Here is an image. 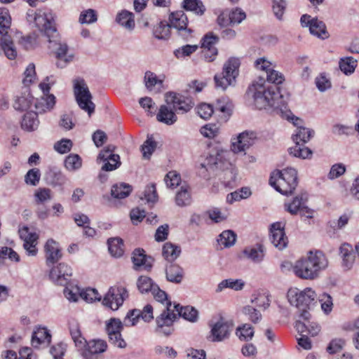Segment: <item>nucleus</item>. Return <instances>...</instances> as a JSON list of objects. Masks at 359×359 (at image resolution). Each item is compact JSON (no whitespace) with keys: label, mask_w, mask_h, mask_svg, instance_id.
Returning a JSON list of instances; mask_svg holds the SVG:
<instances>
[{"label":"nucleus","mask_w":359,"mask_h":359,"mask_svg":"<svg viewBox=\"0 0 359 359\" xmlns=\"http://www.w3.org/2000/svg\"><path fill=\"white\" fill-rule=\"evenodd\" d=\"M281 91H248V97L253 98L254 104L258 109H272L277 114L288 121H292L297 130L303 126V120L294 116L287 108V97Z\"/></svg>","instance_id":"obj_1"},{"label":"nucleus","mask_w":359,"mask_h":359,"mask_svg":"<svg viewBox=\"0 0 359 359\" xmlns=\"http://www.w3.org/2000/svg\"><path fill=\"white\" fill-rule=\"evenodd\" d=\"M328 261L324 253L320 250H310L306 257L297 260L293 266V272L298 278L304 280H314L320 272L327 268Z\"/></svg>","instance_id":"obj_2"},{"label":"nucleus","mask_w":359,"mask_h":359,"mask_svg":"<svg viewBox=\"0 0 359 359\" xmlns=\"http://www.w3.org/2000/svg\"><path fill=\"white\" fill-rule=\"evenodd\" d=\"M28 24L37 29L41 33L45 34L50 41V36L56 34L55 15L53 11L48 8H41L36 10L29 9L26 14Z\"/></svg>","instance_id":"obj_3"},{"label":"nucleus","mask_w":359,"mask_h":359,"mask_svg":"<svg viewBox=\"0 0 359 359\" xmlns=\"http://www.w3.org/2000/svg\"><path fill=\"white\" fill-rule=\"evenodd\" d=\"M297 172L287 168L283 170H276L271 175L269 184L283 195L292 194L297 186Z\"/></svg>","instance_id":"obj_4"},{"label":"nucleus","mask_w":359,"mask_h":359,"mask_svg":"<svg viewBox=\"0 0 359 359\" xmlns=\"http://www.w3.org/2000/svg\"><path fill=\"white\" fill-rule=\"evenodd\" d=\"M151 294L157 302L161 303L166 302V309L156 318V323L158 327L161 329L160 332H162L165 335H169L172 332L170 326L176 319V314L174 311L171 309L172 304L170 302L168 301L166 292L161 290L158 285L154 286Z\"/></svg>","instance_id":"obj_5"},{"label":"nucleus","mask_w":359,"mask_h":359,"mask_svg":"<svg viewBox=\"0 0 359 359\" xmlns=\"http://www.w3.org/2000/svg\"><path fill=\"white\" fill-rule=\"evenodd\" d=\"M316 293L311 288L304 290H290L288 293V299L292 305L295 306L299 312L300 317L308 318L311 305L316 303Z\"/></svg>","instance_id":"obj_6"},{"label":"nucleus","mask_w":359,"mask_h":359,"mask_svg":"<svg viewBox=\"0 0 359 359\" xmlns=\"http://www.w3.org/2000/svg\"><path fill=\"white\" fill-rule=\"evenodd\" d=\"M165 101L175 111L182 114L189 111L195 104L189 91H168L165 94Z\"/></svg>","instance_id":"obj_7"},{"label":"nucleus","mask_w":359,"mask_h":359,"mask_svg":"<svg viewBox=\"0 0 359 359\" xmlns=\"http://www.w3.org/2000/svg\"><path fill=\"white\" fill-rule=\"evenodd\" d=\"M240 60L237 57H230L224 64L222 74L215 75V81L216 86L226 89L236 82V79L239 74Z\"/></svg>","instance_id":"obj_8"},{"label":"nucleus","mask_w":359,"mask_h":359,"mask_svg":"<svg viewBox=\"0 0 359 359\" xmlns=\"http://www.w3.org/2000/svg\"><path fill=\"white\" fill-rule=\"evenodd\" d=\"M128 297L126 289L122 286H113L105 294L102 304L113 311H116Z\"/></svg>","instance_id":"obj_9"},{"label":"nucleus","mask_w":359,"mask_h":359,"mask_svg":"<svg viewBox=\"0 0 359 359\" xmlns=\"http://www.w3.org/2000/svg\"><path fill=\"white\" fill-rule=\"evenodd\" d=\"M301 25L304 27H309L310 33L321 39H326L329 37L325 24L316 18H311V15L304 14L300 19Z\"/></svg>","instance_id":"obj_10"},{"label":"nucleus","mask_w":359,"mask_h":359,"mask_svg":"<svg viewBox=\"0 0 359 359\" xmlns=\"http://www.w3.org/2000/svg\"><path fill=\"white\" fill-rule=\"evenodd\" d=\"M123 324L119 319L111 318L106 325V330L109 341L118 348H125L126 342L121 337V332L123 330Z\"/></svg>","instance_id":"obj_11"},{"label":"nucleus","mask_w":359,"mask_h":359,"mask_svg":"<svg viewBox=\"0 0 359 359\" xmlns=\"http://www.w3.org/2000/svg\"><path fill=\"white\" fill-rule=\"evenodd\" d=\"M72 275V269L65 263L54 266L50 272V279L57 285H67Z\"/></svg>","instance_id":"obj_12"},{"label":"nucleus","mask_w":359,"mask_h":359,"mask_svg":"<svg viewBox=\"0 0 359 359\" xmlns=\"http://www.w3.org/2000/svg\"><path fill=\"white\" fill-rule=\"evenodd\" d=\"M20 238L24 241L23 247L29 256H35L37 254L36 248L39 236L35 232H29V228L24 226L19 231Z\"/></svg>","instance_id":"obj_13"},{"label":"nucleus","mask_w":359,"mask_h":359,"mask_svg":"<svg viewBox=\"0 0 359 359\" xmlns=\"http://www.w3.org/2000/svg\"><path fill=\"white\" fill-rule=\"evenodd\" d=\"M270 240L273 245L279 250L284 249L288 243V240L284 231V227L280 222L271 225L270 229Z\"/></svg>","instance_id":"obj_14"},{"label":"nucleus","mask_w":359,"mask_h":359,"mask_svg":"<svg viewBox=\"0 0 359 359\" xmlns=\"http://www.w3.org/2000/svg\"><path fill=\"white\" fill-rule=\"evenodd\" d=\"M255 135L252 132H243L233 139L231 143V150L234 153L245 151L255 142Z\"/></svg>","instance_id":"obj_15"},{"label":"nucleus","mask_w":359,"mask_h":359,"mask_svg":"<svg viewBox=\"0 0 359 359\" xmlns=\"http://www.w3.org/2000/svg\"><path fill=\"white\" fill-rule=\"evenodd\" d=\"M233 323L221 318L211 329V337L212 341H221L227 338Z\"/></svg>","instance_id":"obj_16"},{"label":"nucleus","mask_w":359,"mask_h":359,"mask_svg":"<svg viewBox=\"0 0 359 359\" xmlns=\"http://www.w3.org/2000/svg\"><path fill=\"white\" fill-rule=\"evenodd\" d=\"M34 97V108L40 113L45 112L53 108L55 104V97L49 94V91H39Z\"/></svg>","instance_id":"obj_17"},{"label":"nucleus","mask_w":359,"mask_h":359,"mask_svg":"<svg viewBox=\"0 0 359 359\" xmlns=\"http://www.w3.org/2000/svg\"><path fill=\"white\" fill-rule=\"evenodd\" d=\"M55 54L57 59L56 65L60 69L66 67L74 57V53L69 52L68 45L64 42L57 43Z\"/></svg>","instance_id":"obj_18"},{"label":"nucleus","mask_w":359,"mask_h":359,"mask_svg":"<svg viewBox=\"0 0 359 359\" xmlns=\"http://www.w3.org/2000/svg\"><path fill=\"white\" fill-rule=\"evenodd\" d=\"M107 348V342L104 340L97 339L86 341L83 348V355L85 359H97V355L104 353Z\"/></svg>","instance_id":"obj_19"},{"label":"nucleus","mask_w":359,"mask_h":359,"mask_svg":"<svg viewBox=\"0 0 359 359\" xmlns=\"http://www.w3.org/2000/svg\"><path fill=\"white\" fill-rule=\"evenodd\" d=\"M75 99L79 107L87 111L89 116L95 111V105L92 102L90 91H74Z\"/></svg>","instance_id":"obj_20"},{"label":"nucleus","mask_w":359,"mask_h":359,"mask_svg":"<svg viewBox=\"0 0 359 359\" xmlns=\"http://www.w3.org/2000/svg\"><path fill=\"white\" fill-rule=\"evenodd\" d=\"M34 97L31 91H18L15 96L13 107L16 110L25 111L34 105Z\"/></svg>","instance_id":"obj_21"},{"label":"nucleus","mask_w":359,"mask_h":359,"mask_svg":"<svg viewBox=\"0 0 359 359\" xmlns=\"http://www.w3.org/2000/svg\"><path fill=\"white\" fill-rule=\"evenodd\" d=\"M302 318L304 321L297 320L295 325L298 332L308 334L312 337L317 335L320 331V326L316 322L310 320L311 314L309 313L308 318Z\"/></svg>","instance_id":"obj_22"},{"label":"nucleus","mask_w":359,"mask_h":359,"mask_svg":"<svg viewBox=\"0 0 359 359\" xmlns=\"http://www.w3.org/2000/svg\"><path fill=\"white\" fill-rule=\"evenodd\" d=\"M44 250L46 253L47 264H53L58 262L62 257V253L59 248L58 244L53 239L47 241Z\"/></svg>","instance_id":"obj_23"},{"label":"nucleus","mask_w":359,"mask_h":359,"mask_svg":"<svg viewBox=\"0 0 359 359\" xmlns=\"http://www.w3.org/2000/svg\"><path fill=\"white\" fill-rule=\"evenodd\" d=\"M165 78L163 74L157 75L151 71H147L144 74V82L148 89L152 88H165L168 86L164 84Z\"/></svg>","instance_id":"obj_24"},{"label":"nucleus","mask_w":359,"mask_h":359,"mask_svg":"<svg viewBox=\"0 0 359 359\" xmlns=\"http://www.w3.org/2000/svg\"><path fill=\"white\" fill-rule=\"evenodd\" d=\"M171 107L166 104H163L160 107L159 111L156 115V118L159 122L163 123L166 125H172L177 120V116L173 109H170Z\"/></svg>","instance_id":"obj_25"},{"label":"nucleus","mask_w":359,"mask_h":359,"mask_svg":"<svg viewBox=\"0 0 359 359\" xmlns=\"http://www.w3.org/2000/svg\"><path fill=\"white\" fill-rule=\"evenodd\" d=\"M169 20L171 27L175 28L180 31L186 30L189 34L191 33V29L187 30L188 19L187 16L182 11L171 13Z\"/></svg>","instance_id":"obj_26"},{"label":"nucleus","mask_w":359,"mask_h":359,"mask_svg":"<svg viewBox=\"0 0 359 359\" xmlns=\"http://www.w3.org/2000/svg\"><path fill=\"white\" fill-rule=\"evenodd\" d=\"M51 341V335L46 327H39L32 334V345L34 347H39L43 344L48 346Z\"/></svg>","instance_id":"obj_27"},{"label":"nucleus","mask_w":359,"mask_h":359,"mask_svg":"<svg viewBox=\"0 0 359 359\" xmlns=\"http://www.w3.org/2000/svg\"><path fill=\"white\" fill-rule=\"evenodd\" d=\"M234 105L232 101L227 97L218 98L215 103V110L223 114V118L226 121L231 116Z\"/></svg>","instance_id":"obj_28"},{"label":"nucleus","mask_w":359,"mask_h":359,"mask_svg":"<svg viewBox=\"0 0 359 359\" xmlns=\"http://www.w3.org/2000/svg\"><path fill=\"white\" fill-rule=\"evenodd\" d=\"M308 201V195L306 192H302L295 196L292 201L285 204V210L291 215H297L299 210L306 205Z\"/></svg>","instance_id":"obj_29"},{"label":"nucleus","mask_w":359,"mask_h":359,"mask_svg":"<svg viewBox=\"0 0 359 359\" xmlns=\"http://www.w3.org/2000/svg\"><path fill=\"white\" fill-rule=\"evenodd\" d=\"M116 21L129 31L133 30L135 26L134 14L127 10L119 12L116 15Z\"/></svg>","instance_id":"obj_30"},{"label":"nucleus","mask_w":359,"mask_h":359,"mask_svg":"<svg viewBox=\"0 0 359 359\" xmlns=\"http://www.w3.org/2000/svg\"><path fill=\"white\" fill-rule=\"evenodd\" d=\"M39 125V121L37 113L32 111L25 114L21 122L22 128L28 132L36 130Z\"/></svg>","instance_id":"obj_31"},{"label":"nucleus","mask_w":359,"mask_h":359,"mask_svg":"<svg viewBox=\"0 0 359 359\" xmlns=\"http://www.w3.org/2000/svg\"><path fill=\"white\" fill-rule=\"evenodd\" d=\"M132 260L135 266H144V269H149L152 266L153 259L151 257H147L144 251L141 249L134 250Z\"/></svg>","instance_id":"obj_32"},{"label":"nucleus","mask_w":359,"mask_h":359,"mask_svg":"<svg viewBox=\"0 0 359 359\" xmlns=\"http://www.w3.org/2000/svg\"><path fill=\"white\" fill-rule=\"evenodd\" d=\"M181 248L170 242L165 243L163 246L162 255L168 262L175 261L180 255Z\"/></svg>","instance_id":"obj_33"},{"label":"nucleus","mask_w":359,"mask_h":359,"mask_svg":"<svg viewBox=\"0 0 359 359\" xmlns=\"http://www.w3.org/2000/svg\"><path fill=\"white\" fill-rule=\"evenodd\" d=\"M11 25V18L9 11L6 8H0V36L1 37L11 36L9 29Z\"/></svg>","instance_id":"obj_34"},{"label":"nucleus","mask_w":359,"mask_h":359,"mask_svg":"<svg viewBox=\"0 0 359 359\" xmlns=\"http://www.w3.org/2000/svg\"><path fill=\"white\" fill-rule=\"evenodd\" d=\"M175 311L177 312L176 314V318L177 316L183 317L184 319L191 322L196 321L198 318V311L192 306H181L179 304L174 306Z\"/></svg>","instance_id":"obj_35"},{"label":"nucleus","mask_w":359,"mask_h":359,"mask_svg":"<svg viewBox=\"0 0 359 359\" xmlns=\"http://www.w3.org/2000/svg\"><path fill=\"white\" fill-rule=\"evenodd\" d=\"M183 276V269L179 265L171 264L166 268V278L170 282L180 283Z\"/></svg>","instance_id":"obj_36"},{"label":"nucleus","mask_w":359,"mask_h":359,"mask_svg":"<svg viewBox=\"0 0 359 359\" xmlns=\"http://www.w3.org/2000/svg\"><path fill=\"white\" fill-rule=\"evenodd\" d=\"M340 253L343 259L344 266L350 269L355 261V254L352 246L348 243L342 244L340 247Z\"/></svg>","instance_id":"obj_37"},{"label":"nucleus","mask_w":359,"mask_h":359,"mask_svg":"<svg viewBox=\"0 0 359 359\" xmlns=\"http://www.w3.org/2000/svg\"><path fill=\"white\" fill-rule=\"evenodd\" d=\"M245 283L241 279H226L221 281L217 286L215 292L217 293L221 292L225 288H230L236 291L243 289Z\"/></svg>","instance_id":"obj_38"},{"label":"nucleus","mask_w":359,"mask_h":359,"mask_svg":"<svg viewBox=\"0 0 359 359\" xmlns=\"http://www.w3.org/2000/svg\"><path fill=\"white\" fill-rule=\"evenodd\" d=\"M288 151L290 155L302 159L310 158L312 156V151L299 142H295V145L289 148Z\"/></svg>","instance_id":"obj_39"},{"label":"nucleus","mask_w":359,"mask_h":359,"mask_svg":"<svg viewBox=\"0 0 359 359\" xmlns=\"http://www.w3.org/2000/svg\"><path fill=\"white\" fill-rule=\"evenodd\" d=\"M69 332L75 346L79 349H83L86 346V339L82 336L77 323L70 325Z\"/></svg>","instance_id":"obj_40"},{"label":"nucleus","mask_w":359,"mask_h":359,"mask_svg":"<svg viewBox=\"0 0 359 359\" xmlns=\"http://www.w3.org/2000/svg\"><path fill=\"white\" fill-rule=\"evenodd\" d=\"M2 50L9 60H14L17 56V50L11 36L1 37Z\"/></svg>","instance_id":"obj_41"},{"label":"nucleus","mask_w":359,"mask_h":359,"mask_svg":"<svg viewBox=\"0 0 359 359\" xmlns=\"http://www.w3.org/2000/svg\"><path fill=\"white\" fill-rule=\"evenodd\" d=\"M170 25L165 21L160 22L153 29V34L158 39L166 40L170 35Z\"/></svg>","instance_id":"obj_42"},{"label":"nucleus","mask_w":359,"mask_h":359,"mask_svg":"<svg viewBox=\"0 0 359 359\" xmlns=\"http://www.w3.org/2000/svg\"><path fill=\"white\" fill-rule=\"evenodd\" d=\"M46 180L53 185H62L66 178L60 170L56 168H50L46 174Z\"/></svg>","instance_id":"obj_43"},{"label":"nucleus","mask_w":359,"mask_h":359,"mask_svg":"<svg viewBox=\"0 0 359 359\" xmlns=\"http://www.w3.org/2000/svg\"><path fill=\"white\" fill-rule=\"evenodd\" d=\"M108 248L110 254L116 257H121L123 254V243L122 239L119 238H112L108 240Z\"/></svg>","instance_id":"obj_44"},{"label":"nucleus","mask_w":359,"mask_h":359,"mask_svg":"<svg viewBox=\"0 0 359 359\" xmlns=\"http://www.w3.org/2000/svg\"><path fill=\"white\" fill-rule=\"evenodd\" d=\"M131 187L125 183H121L119 184H114L111 187V194L116 198H124L127 197L131 192Z\"/></svg>","instance_id":"obj_45"},{"label":"nucleus","mask_w":359,"mask_h":359,"mask_svg":"<svg viewBox=\"0 0 359 359\" xmlns=\"http://www.w3.org/2000/svg\"><path fill=\"white\" fill-rule=\"evenodd\" d=\"M236 241V234L231 230L224 231L217 239L219 245L224 248H229L233 245Z\"/></svg>","instance_id":"obj_46"},{"label":"nucleus","mask_w":359,"mask_h":359,"mask_svg":"<svg viewBox=\"0 0 359 359\" xmlns=\"http://www.w3.org/2000/svg\"><path fill=\"white\" fill-rule=\"evenodd\" d=\"M243 254L248 259L254 262H259L264 258V251L262 247L259 245L257 248H245Z\"/></svg>","instance_id":"obj_47"},{"label":"nucleus","mask_w":359,"mask_h":359,"mask_svg":"<svg viewBox=\"0 0 359 359\" xmlns=\"http://www.w3.org/2000/svg\"><path fill=\"white\" fill-rule=\"evenodd\" d=\"M313 135L314 131L313 130L305 127H300V129L297 130L296 133L293 135L292 139L294 142L305 144L309 141Z\"/></svg>","instance_id":"obj_48"},{"label":"nucleus","mask_w":359,"mask_h":359,"mask_svg":"<svg viewBox=\"0 0 359 359\" xmlns=\"http://www.w3.org/2000/svg\"><path fill=\"white\" fill-rule=\"evenodd\" d=\"M137 285L140 292L143 294L149 292L151 293L154 286H156L157 284L154 283L149 277L142 276L138 278Z\"/></svg>","instance_id":"obj_49"},{"label":"nucleus","mask_w":359,"mask_h":359,"mask_svg":"<svg viewBox=\"0 0 359 359\" xmlns=\"http://www.w3.org/2000/svg\"><path fill=\"white\" fill-rule=\"evenodd\" d=\"M175 202L178 206L189 205L191 202L189 187L182 186L175 197Z\"/></svg>","instance_id":"obj_50"},{"label":"nucleus","mask_w":359,"mask_h":359,"mask_svg":"<svg viewBox=\"0 0 359 359\" xmlns=\"http://www.w3.org/2000/svg\"><path fill=\"white\" fill-rule=\"evenodd\" d=\"M183 7L187 11H190L196 14H203L205 8L201 0H184Z\"/></svg>","instance_id":"obj_51"},{"label":"nucleus","mask_w":359,"mask_h":359,"mask_svg":"<svg viewBox=\"0 0 359 359\" xmlns=\"http://www.w3.org/2000/svg\"><path fill=\"white\" fill-rule=\"evenodd\" d=\"M36 79L35 65L33 63L29 64L24 72L22 84L24 88H29L31 84L35 82Z\"/></svg>","instance_id":"obj_52"},{"label":"nucleus","mask_w":359,"mask_h":359,"mask_svg":"<svg viewBox=\"0 0 359 359\" xmlns=\"http://www.w3.org/2000/svg\"><path fill=\"white\" fill-rule=\"evenodd\" d=\"M236 334L241 340L249 341L254 336V329L252 325L245 323L236 329Z\"/></svg>","instance_id":"obj_53"},{"label":"nucleus","mask_w":359,"mask_h":359,"mask_svg":"<svg viewBox=\"0 0 359 359\" xmlns=\"http://www.w3.org/2000/svg\"><path fill=\"white\" fill-rule=\"evenodd\" d=\"M357 65V60L352 57H347L341 59L339 61V68L345 74H352Z\"/></svg>","instance_id":"obj_54"},{"label":"nucleus","mask_w":359,"mask_h":359,"mask_svg":"<svg viewBox=\"0 0 359 359\" xmlns=\"http://www.w3.org/2000/svg\"><path fill=\"white\" fill-rule=\"evenodd\" d=\"M217 37L212 34H206L202 39L201 47L207 49L212 55L217 54V50L215 47L217 41Z\"/></svg>","instance_id":"obj_55"},{"label":"nucleus","mask_w":359,"mask_h":359,"mask_svg":"<svg viewBox=\"0 0 359 359\" xmlns=\"http://www.w3.org/2000/svg\"><path fill=\"white\" fill-rule=\"evenodd\" d=\"M65 168L69 171H75L82 165V160L78 154H69L65 161Z\"/></svg>","instance_id":"obj_56"},{"label":"nucleus","mask_w":359,"mask_h":359,"mask_svg":"<svg viewBox=\"0 0 359 359\" xmlns=\"http://www.w3.org/2000/svg\"><path fill=\"white\" fill-rule=\"evenodd\" d=\"M198 48L197 45H185L175 50L174 55L177 59H183L190 56Z\"/></svg>","instance_id":"obj_57"},{"label":"nucleus","mask_w":359,"mask_h":359,"mask_svg":"<svg viewBox=\"0 0 359 359\" xmlns=\"http://www.w3.org/2000/svg\"><path fill=\"white\" fill-rule=\"evenodd\" d=\"M97 20V12L91 8L82 11L79 18V22L81 24H92L95 22Z\"/></svg>","instance_id":"obj_58"},{"label":"nucleus","mask_w":359,"mask_h":359,"mask_svg":"<svg viewBox=\"0 0 359 359\" xmlns=\"http://www.w3.org/2000/svg\"><path fill=\"white\" fill-rule=\"evenodd\" d=\"M243 312L253 323H257L262 319V314L254 306L248 305L245 306Z\"/></svg>","instance_id":"obj_59"},{"label":"nucleus","mask_w":359,"mask_h":359,"mask_svg":"<svg viewBox=\"0 0 359 359\" xmlns=\"http://www.w3.org/2000/svg\"><path fill=\"white\" fill-rule=\"evenodd\" d=\"M113 151L114 147L111 146H108L100 152L97 156V161H105L106 160L109 159L111 161H116L117 159H120L119 156L118 154H113Z\"/></svg>","instance_id":"obj_60"},{"label":"nucleus","mask_w":359,"mask_h":359,"mask_svg":"<svg viewBox=\"0 0 359 359\" xmlns=\"http://www.w3.org/2000/svg\"><path fill=\"white\" fill-rule=\"evenodd\" d=\"M196 112L201 118L207 120L212 116L214 109L211 104L201 103L196 107Z\"/></svg>","instance_id":"obj_61"},{"label":"nucleus","mask_w":359,"mask_h":359,"mask_svg":"<svg viewBox=\"0 0 359 359\" xmlns=\"http://www.w3.org/2000/svg\"><path fill=\"white\" fill-rule=\"evenodd\" d=\"M345 344V340L342 339H334L329 343L326 350L330 354H335L343 349Z\"/></svg>","instance_id":"obj_62"},{"label":"nucleus","mask_w":359,"mask_h":359,"mask_svg":"<svg viewBox=\"0 0 359 359\" xmlns=\"http://www.w3.org/2000/svg\"><path fill=\"white\" fill-rule=\"evenodd\" d=\"M80 297L87 302H93L94 301H100L101 295L97 290L93 288H88L80 293Z\"/></svg>","instance_id":"obj_63"},{"label":"nucleus","mask_w":359,"mask_h":359,"mask_svg":"<svg viewBox=\"0 0 359 359\" xmlns=\"http://www.w3.org/2000/svg\"><path fill=\"white\" fill-rule=\"evenodd\" d=\"M200 133L205 137L212 139L217 136L219 128L215 124H206L201 128Z\"/></svg>","instance_id":"obj_64"}]
</instances>
